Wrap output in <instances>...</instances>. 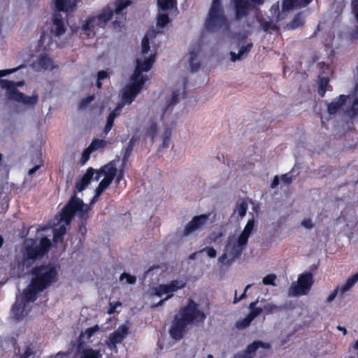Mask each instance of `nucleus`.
<instances>
[{"mask_svg":"<svg viewBox=\"0 0 358 358\" xmlns=\"http://www.w3.org/2000/svg\"><path fill=\"white\" fill-rule=\"evenodd\" d=\"M162 33L154 29L149 30L141 43V52L136 59L135 72L131 78V83L126 85L122 91V102L110 113L107 117L106 124L103 131V137L108 134L113 127L115 117L119 115L120 110L125 104H131L143 87V85L148 80L147 76L142 74L143 71H148L152 66L155 60V50H150V43H154L157 34Z\"/></svg>","mask_w":358,"mask_h":358,"instance_id":"1","label":"nucleus"},{"mask_svg":"<svg viewBox=\"0 0 358 358\" xmlns=\"http://www.w3.org/2000/svg\"><path fill=\"white\" fill-rule=\"evenodd\" d=\"M30 284L24 290L25 298L34 301L38 294L57 281L58 268L54 265L37 266L32 270Z\"/></svg>","mask_w":358,"mask_h":358,"instance_id":"2","label":"nucleus"},{"mask_svg":"<svg viewBox=\"0 0 358 358\" xmlns=\"http://www.w3.org/2000/svg\"><path fill=\"white\" fill-rule=\"evenodd\" d=\"M206 319L204 313L199 309V305L189 299L187 305L181 308L176 315L170 329V334L175 340L182 338L187 325L194 322L203 323Z\"/></svg>","mask_w":358,"mask_h":358,"instance_id":"3","label":"nucleus"},{"mask_svg":"<svg viewBox=\"0 0 358 358\" xmlns=\"http://www.w3.org/2000/svg\"><path fill=\"white\" fill-rule=\"evenodd\" d=\"M255 227V220H249L243 231L238 236H229L223 254L218 258V262L222 264H229L239 257L248 244Z\"/></svg>","mask_w":358,"mask_h":358,"instance_id":"4","label":"nucleus"},{"mask_svg":"<svg viewBox=\"0 0 358 358\" xmlns=\"http://www.w3.org/2000/svg\"><path fill=\"white\" fill-rule=\"evenodd\" d=\"M205 27L210 31L229 29V22L224 14L221 0L212 1L206 19Z\"/></svg>","mask_w":358,"mask_h":358,"instance_id":"5","label":"nucleus"},{"mask_svg":"<svg viewBox=\"0 0 358 358\" xmlns=\"http://www.w3.org/2000/svg\"><path fill=\"white\" fill-rule=\"evenodd\" d=\"M90 208L85 204L83 200L73 195L66 205L64 207L60 215V220L69 225L74 215H77L81 220H86L88 217L87 213Z\"/></svg>","mask_w":358,"mask_h":358,"instance_id":"6","label":"nucleus"},{"mask_svg":"<svg viewBox=\"0 0 358 358\" xmlns=\"http://www.w3.org/2000/svg\"><path fill=\"white\" fill-rule=\"evenodd\" d=\"M183 91L184 84L181 83L179 87L172 90L165 96H161L159 102L155 104L152 108V112L156 113L155 118L162 120L167 112L171 111L178 102L179 96Z\"/></svg>","mask_w":358,"mask_h":358,"instance_id":"7","label":"nucleus"},{"mask_svg":"<svg viewBox=\"0 0 358 358\" xmlns=\"http://www.w3.org/2000/svg\"><path fill=\"white\" fill-rule=\"evenodd\" d=\"M119 162L120 158H117L103 166L101 169L96 171V174L94 180L98 181L103 176V178L101 180L98 187L95 190L96 194L92 201V203L95 201V200L113 182L114 178L117 173V163Z\"/></svg>","mask_w":358,"mask_h":358,"instance_id":"8","label":"nucleus"},{"mask_svg":"<svg viewBox=\"0 0 358 358\" xmlns=\"http://www.w3.org/2000/svg\"><path fill=\"white\" fill-rule=\"evenodd\" d=\"M0 85L1 88L7 91V97L10 100L22 103L27 106H34L38 102V97L36 94L27 96L17 90V87L23 85V82L22 81L14 82L8 80H1Z\"/></svg>","mask_w":358,"mask_h":358,"instance_id":"9","label":"nucleus"},{"mask_svg":"<svg viewBox=\"0 0 358 358\" xmlns=\"http://www.w3.org/2000/svg\"><path fill=\"white\" fill-rule=\"evenodd\" d=\"M313 284V275L310 273H302L298 280L293 282L289 289V296H299L308 294Z\"/></svg>","mask_w":358,"mask_h":358,"instance_id":"10","label":"nucleus"},{"mask_svg":"<svg viewBox=\"0 0 358 358\" xmlns=\"http://www.w3.org/2000/svg\"><path fill=\"white\" fill-rule=\"evenodd\" d=\"M113 11L105 10L101 15L92 17L86 21L83 26L84 34L89 37L94 36L96 32L97 27H103L106 23L111 19Z\"/></svg>","mask_w":358,"mask_h":358,"instance_id":"11","label":"nucleus"},{"mask_svg":"<svg viewBox=\"0 0 358 358\" xmlns=\"http://www.w3.org/2000/svg\"><path fill=\"white\" fill-rule=\"evenodd\" d=\"M50 245V241L46 237L41 240L38 245L34 240H27L25 255L28 259L35 260L43 257L48 251Z\"/></svg>","mask_w":358,"mask_h":358,"instance_id":"12","label":"nucleus"},{"mask_svg":"<svg viewBox=\"0 0 358 358\" xmlns=\"http://www.w3.org/2000/svg\"><path fill=\"white\" fill-rule=\"evenodd\" d=\"M186 282L183 280H174L166 285H159L152 289V294L157 296H162L164 294H173V292L184 288Z\"/></svg>","mask_w":358,"mask_h":358,"instance_id":"13","label":"nucleus"},{"mask_svg":"<svg viewBox=\"0 0 358 358\" xmlns=\"http://www.w3.org/2000/svg\"><path fill=\"white\" fill-rule=\"evenodd\" d=\"M234 3L236 19L241 20L253 9L252 3L261 4L263 0H234Z\"/></svg>","mask_w":358,"mask_h":358,"instance_id":"14","label":"nucleus"},{"mask_svg":"<svg viewBox=\"0 0 358 358\" xmlns=\"http://www.w3.org/2000/svg\"><path fill=\"white\" fill-rule=\"evenodd\" d=\"M208 215L202 214L194 216L192 220L185 226L183 231V236H188L196 231L202 229L207 224Z\"/></svg>","mask_w":358,"mask_h":358,"instance_id":"15","label":"nucleus"},{"mask_svg":"<svg viewBox=\"0 0 358 358\" xmlns=\"http://www.w3.org/2000/svg\"><path fill=\"white\" fill-rule=\"evenodd\" d=\"M257 303V299L255 301L250 303L248 307V308L250 310V312L246 317L239 319L236 323V327L238 329H244L247 328L250 326L252 321L262 313V308L256 307Z\"/></svg>","mask_w":358,"mask_h":358,"instance_id":"16","label":"nucleus"},{"mask_svg":"<svg viewBox=\"0 0 358 358\" xmlns=\"http://www.w3.org/2000/svg\"><path fill=\"white\" fill-rule=\"evenodd\" d=\"M31 301H28L25 298V295H23L20 298H17L15 304L13 306L11 309V317L17 320H20L27 314L29 310L28 303Z\"/></svg>","mask_w":358,"mask_h":358,"instance_id":"17","label":"nucleus"},{"mask_svg":"<svg viewBox=\"0 0 358 358\" xmlns=\"http://www.w3.org/2000/svg\"><path fill=\"white\" fill-rule=\"evenodd\" d=\"M259 348L269 349L271 348V345L268 343H264L259 341H254L250 344L244 351L236 354L234 358H253L255 355L256 351Z\"/></svg>","mask_w":358,"mask_h":358,"instance_id":"18","label":"nucleus"},{"mask_svg":"<svg viewBox=\"0 0 358 358\" xmlns=\"http://www.w3.org/2000/svg\"><path fill=\"white\" fill-rule=\"evenodd\" d=\"M129 328L126 325L120 326L115 332L109 336L107 345L110 349L114 350L117 344L122 343L128 334Z\"/></svg>","mask_w":358,"mask_h":358,"instance_id":"19","label":"nucleus"},{"mask_svg":"<svg viewBox=\"0 0 358 358\" xmlns=\"http://www.w3.org/2000/svg\"><path fill=\"white\" fill-rule=\"evenodd\" d=\"M348 99V96L341 94L334 100H333L331 103H327V111L329 115H335L336 114L341 106L347 102V99Z\"/></svg>","mask_w":358,"mask_h":358,"instance_id":"20","label":"nucleus"},{"mask_svg":"<svg viewBox=\"0 0 358 358\" xmlns=\"http://www.w3.org/2000/svg\"><path fill=\"white\" fill-rule=\"evenodd\" d=\"M66 31L65 23L59 13L54 16L53 24L52 26V32L57 37H59Z\"/></svg>","mask_w":358,"mask_h":358,"instance_id":"21","label":"nucleus"},{"mask_svg":"<svg viewBox=\"0 0 358 358\" xmlns=\"http://www.w3.org/2000/svg\"><path fill=\"white\" fill-rule=\"evenodd\" d=\"M78 2L79 0H55L57 10L66 13L73 11Z\"/></svg>","mask_w":358,"mask_h":358,"instance_id":"22","label":"nucleus"},{"mask_svg":"<svg viewBox=\"0 0 358 358\" xmlns=\"http://www.w3.org/2000/svg\"><path fill=\"white\" fill-rule=\"evenodd\" d=\"M94 176V169L90 168L87 169L86 173L80 179H77L76 183V188L78 192H82L90 182Z\"/></svg>","mask_w":358,"mask_h":358,"instance_id":"23","label":"nucleus"},{"mask_svg":"<svg viewBox=\"0 0 358 358\" xmlns=\"http://www.w3.org/2000/svg\"><path fill=\"white\" fill-rule=\"evenodd\" d=\"M348 106L345 109V114L350 118H354L358 115V96L350 98L348 96L347 99Z\"/></svg>","mask_w":358,"mask_h":358,"instance_id":"24","label":"nucleus"},{"mask_svg":"<svg viewBox=\"0 0 358 358\" xmlns=\"http://www.w3.org/2000/svg\"><path fill=\"white\" fill-rule=\"evenodd\" d=\"M252 46V43L248 44L247 45H243L238 52L236 54L234 52H230V59L233 62L242 60L245 57L247 56L248 53L250 51Z\"/></svg>","mask_w":358,"mask_h":358,"instance_id":"25","label":"nucleus"},{"mask_svg":"<svg viewBox=\"0 0 358 358\" xmlns=\"http://www.w3.org/2000/svg\"><path fill=\"white\" fill-rule=\"evenodd\" d=\"M312 0H284L283 9L289 10L294 7L301 8L306 6Z\"/></svg>","mask_w":358,"mask_h":358,"instance_id":"26","label":"nucleus"},{"mask_svg":"<svg viewBox=\"0 0 358 358\" xmlns=\"http://www.w3.org/2000/svg\"><path fill=\"white\" fill-rule=\"evenodd\" d=\"M248 208V203L247 200L242 199L237 201L236 206L234 209V214H237L241 218H243L247 212Z\"/></svg>","mask_w":358,"mask_h":358,"instance_id":"27","label":"nucleus"},{"mask_svg":"<svg viewBox=\"0 0 358 358\" xmlns=\"http://www.w3.org/2000/svg\"><path fill=\"white\" fill-rule=\"evenodd\" d=\"M358 280V272L348 278L346 282L341 285V287H338L337 288L340 291L341 294H343L345 292H348Z\"/></svg>","mask_w":358,"mask_h":358,"instance_id":"28","label":"nucleus"},{"mask_svg":"<svg viewBox=\"0 0 358 358\" xmlns=\"http://www.w3.org/2000/svg\"><path fill=\"white\" fill-rule=\"evenodd\" d=\"M304 23V16L301 13L297 14L287 27L290 29H295L301 27Z\"/></svg>","mask_w":358,"mask_h":358,"instance_id":"29","label":"nucleus"},{"mask_svg":"<svg viewBox=\"0 0 358 358\" xmlns=\"http://www.w3.org/2000/svg\"><path fill=\"white\" fill-rule=\"evenodd\" d=\"M38 64L43 69H52L53 68L52 59L47 56H41L38 60Z\"/></svg>","mask_w":358,"mask_h":358,"instance_id":"30","label":"nucleus"},{"mask_svg":"<svg viewBox=\"0 0 358 358\" xmlns=\"http://www.w3.org/2000/svg\"><path fill=\"white\" fill-rule=\"evenodd\" d=\"M189 63L192 71H196L199 67V62L197 59V52L192 51L189 56Z\"/></svg>","mask_w":358,"mask_h":358,"instance_id":"31","label":"nucleus"},{"mask_svg":"<svg viewBox=\"0 0 358 358\" xmlns=\"http://www.w3.org/2000/svg\"><path fill=\"white\" fill-rule=\"evenodd\" d=\"M159 7L162 11L173 8L176 4V0H157Z\"/></svg>","mask_w":358,"mask_h":358,"instance_id":"32","label":"nucleus"},{"mask_svg":"<svg viewBox=\"0 0 358 358\" xmlns=\"http://www.w3.org/2000/svg\"><path fill=\"white\" fill-rule=\"evenodd\" d=\"M101 357V355L99 350L86 349L82 352L80 358H100Z\"/></svg>","mask_w":358,"mask_h":358,"instance_id":"33","label":"nucleus"},{"mask_svg":"<svg viewBox=\"0 0 358 358\" xmlns=\"http://www.w3.org/2000/svg\"><path fill=\"white\" fill-rule=\"evenodd\" d=\"M131 1L129 0H116L115 13L117 15H120L122 11L129 6Z\"/></svg>","mask_w":358,"mask_h":358,"instance_id":"34","label":"nucleus"},{"mask_svg":"<svg viewBox=\"0 0 358 358\" xmlns=\"http://www.w3.org/2000/svg\"><path fill=\"white\" fill-rule=\"evenodd\" d=\"M169 22V17L166 13H159L157 17V26L163 28Z\"/></svg>","mask_w":358,"mask_h":358,"instance_id":"35","label":"nucleus"},{"mask_svg":"<svg viewBox=\"0 0 358 358\" xmlns=\"http://www.w3.org/2000/svg\"><path fill=\"white\" fill-rule=\"evenodd\" d=\"M106 144L107 142L104 140L96 139L92 142L89 148L91 149L92 151H94L105 147Z\"/></svg>","mask_w":358,"mask_h":358,"instance_id":"36","label":"nucleus"},{"mask_svg":"<svg viewBox=\"0 0 358 358\" xmlns=\"http://www.w3.org/2000/svg\"><path fill=\"white\" fill-rule=\"evenodd\" d=\"M329 80L326 78L320 79L319 83L318 94L323 97L327 90V86L328 85Z\"/></svg>","mask_w":358,"mask_h":358,"instance_id":"37","label":"nucleus"},{"mask_svg":"<svg viewBox=\"0 0 358 358\" xmlns=\"http://www.w3.org/2000/svg\"><path fill=\"white\" fill-rule=\"evenodd\" d=\"M262 309V312L264 311L266 314H271L273 312L280 310L281 308L273 303H270L265 304L264 308Z\"/></svg>","mask_w":358,"mask_h":358,"instance_id":"38","label":"nucleus"},{"mask_svg":"<svg viewBox=\"0 0 358 358\" xmlns=\"http://www.w3.org/2000/svg\"><path fill=\"white\" fill-rule=\"evenodd\" d=\"M124 280H126L127 283L129 285H134L136 282V278L127 273H123L121 274L120 280L123 281Z\"/></svg>","mask_w":358,"mask_h":358,"instance_id":"39","label":"nucleus"},{"mask_svg":"<svg viewBox=\"0 0 358 358\" xmlns=\"http://www.w3.org/2000/svg\"><path fill=\"white\" fill-rule=\"evenodd\" d=\"M66 232V226L62 224L59 228L54 229V240H57L62 237Z\"/></svg>","mask_w":358,"mask_h":358,"instance_id":"40","label":"nucleus"},{"mask_svg":"<svg viewBox=\"0 0 358 358\" xmlns=\"http://www.w3.org/2000/svg\"><path fill=\"white\" fill-rule=\"evenodd\" d=\"M100 327L99 325H94V327H90L85 331L84 335L86 336L87 338H90L92 336H94L96 333L99 331Z\"/></svg>","mask_w":358,"mask_h":358,"instance_id":"41","label":"nucleus"},{"mask_svg":"<svg viewBox=\"0 0 358 358\" xmlns=\"http://www.w3.org/2000/svg\"><path fill=\"white\" fill-rule=\"evenodd\" d=\"M276 279V275L274 274H269L265 276L262 282L264 285H275V280Z\"/></svg>","mask_w":358,"mask_h":358,"instance_id":"42","label":"nucleus"},{"mask_svg":"<svg viewBox=\"0 0 358 358\" xmlns=\"http://www.w3.org/2000/svg\"><path fill=\"white\" fill-rule=\"evenodd\" d=\"M206 252L207 255L210 258L215 257L217 255L216 250L213 248L210 247H206L199 251V252Z\"/></svg>","mask_w":358,"mask_h":358,"instance_id":"43","label":"nucleus"},{"mask_svg":"<svg viewBox=\"0 0 358 358\" xmlns=\"http://www.w3.org/2000/svg\"><path fill=\"white\" fill-rule=\"evenodd\" d=\"M94 100V96L91 95L87 96V98L83 99L80 102V107L81 108H86L92 101Z\"/></svg>","mask_w":358,"mask_h":358,"instance_id":"44","label":"nucleus"},{"mask_svg":"<svg viewBox=\"0 0 358 358\" xmlns=\"http://www.w3.org/2000/svg\"><path fill=\"white\" fill-rule=\"evenodd\" d=\"M20 68H21V66H18L17 68H14V69H11L1 70L0 71V78L8 76L10 73H13L17 71Z\"/></svg>","mask_w":358,"mask_h":358,"instance_id":"45","label":"nucleus"},{"mask_svg":"<svg viewBox=\"0 0 358 358\" xmlns=\"http://www.w3.org/2000/svg\"><path fill=\"white\" fill-rule=\"evenodd\" d=\"M148 134L152 136V138L155 137L157 134V127L156 124H152L147 131Z\"/></svg>","mask_w":358,"mask_h":358,"instance_id":"46","label":"nucleus"},{"mask_svg":"<svg viewBox=\"0 0 358 358\" xmlns=\"http://www.w3.org/2000/svg\"><path fill=\"white\" fill-rule=\"evenodd\" d=\"M339 292H340V291H339V290H338V289L336 287V289H334V291H333V292H331V293L328 296V297L327 298V301L328 303H331V302H332V301L335 299V298H336V295H337Z\"/></svg>","mask_w":358,"mask_h":358,"instance_id":"47","label":"nucleus"},{"mask_svg":"<svg viewBox=\"0 0 358 358\" xmlns=\"http://www.w3.org/2000/svg\"><path fill=\"white\" fill-rule=\"evenodd\" d=\"M301 225L307 229H310L313 227V224L310 219L303 220L301 222Z\"/></svg>","mask_w":358,"mask_h":358,"instance_id":"48","label":"nucleus"},{"mask_svg":"<svg viewBox=\"0 0 358 358\" xmlns=\"http://www.w3.org/2000/svg\"><path fill=\"white\" fill-rule=\"evenodd\" d=\"M20 358H34V351L30 348H27Z\"/></svg>","mask_w":358,"mask_h":358,"instance_id":"49","label":"nucleus"},{"mask_svg":"<svg viewBox=\"0 0 358 358\" xmlns=\"http://www.w3.org/2000/svg\"><path fill=\"white\" fill-rule=\"evenodd\" d=\"M92 151L91 150V149L90 148H88L87 150H85L83 153V157H82V160H83V163H85L90 158V153L92 152Z\"/></svg>","mask_w":358,"mask_h":358,"instance_id":"50","label":"nucleus"},{"mask_svg":"<svg viewBox=\"0 0 358 358\" xmlns=\"http://www.w3.org/2000/svg\"><path fill=\"white\" fill-rule=\"evenodd\" d=\"M281 179L284 182L289 184L292 181V176L290 173H285L281 176Z\"/></svg>","mask_w":358,"mask_h":358,"instance_id":"51","label":"nucleus"},{"mask_svg":"<svg viewBox=\"0 0 358 358\" xmlns=\"http://www.w3.org/2000/svg\"><path fill=\"white\" fill-rule=\"evenodd\" d=\"M352 5L357 20H358V0H352Z\"/></svg>","mask_w":358,"mask_h":358,"instance_id":"52","label":"nucleus"},{"mask_svg":"<svg viewBox=\"0 0 358 358\" xmlns=\"http://www.w3.org/2000/svg\"><path fill=\"white\" fill-rule=\"evenodd\" d=\"M131 150H132V145H131V147L129 148H127L126 150L125 155L123 157L122 162L123 166H125V164L127 162V159H128V157H129Z\"/></svg>","mask_w":358,"mask_h":358,"instance_id":"53","label":"nucleus"},{"mask_svg":"<svg viewBox=\"0 0 358 358\" xmlns=\"http://www.w3.org/2000/svg\"><path fill=\"white\" fill-rule=\"evenodd\" d=\"M108 76H109L108 73L106 71H101L98 73L97 79L101 81L102 80H104V79L108 78Z\"/></svg>","mask_w":358,"mask_h":358,"instance_id":"54","label":"nucleus"},{"mask_svg":"<svg viewBox=\"0 0 358 358\" xmlns=\"http://www.w3.org/2000/svg\"><path fill=\"white\" fill-rule=\"evenodd\" d=\"M172 296H173V294L167 295L166 297H165L164 299L160 300L157 303L152 305V308H155V307H158L159 306H162L165 301L169 299Z\"/></svg>","mask_w":358,"mask_h":358,"instance_id":"55","label":"nucleus"},{"mask_svg":"<svg viewBox=\"0 0 358 358\" xmlns=\"http://www.w3.org/2000/svg\"><path fill=\"white\" fill-rule=\"evenodd\" d=\"M122 167L120 169L119 174H118L117 180H116L117 184H119V182L123 178V176H124V166H123L122 164Z\"/></svg>","mask_w":358,"mask_h":358,"instance_id":"56","label":"nucleus"},{"mask_svg":"<svg viewBox=\"0 0 358 358\" xmlns=\"http://www.w3.org/2000/svg\"><path fill=\"white\" fill-rule=\"evenodd\" d=\"M261 26L264 31H267L272 27V24L270 22H264L261 23Z\"/></svg>","mask_w":358,"mask_h":358,"instance_id":"57","label":"nucleus"},{"mask_svg":"<svg viewBox=\"0 0 358 358\" xmlns=\"http://www.w3.org/2000/svg\"><path fill=\"white\" fill-rule=\"evenodd\" d=\"M279 184V178L278 176H275L272 181L271 185V188H275Z\"/></svg>","mask_w":358,"mask_h":358,"instance_id":"58","label":"nucleus"},{"mask_svg":"<svg viewBox=\"0 0 358 358\" xmlns=\"http://www.w3.org/2000/svg\"><path fill=\"white\" fill-rule=\"evenodd\" d=\"M40 167V165H36L34 167H33L32 169H31L29 171V176H31L33 175Z\"/></svg>","mask_w":358,"mask_h":358,"instance_id":"59","label":"nucleus"},{"mask_svg":"<svg viewBox=\"0 0 358 358\" xmlns=\"http://www.w3.org/2000/svg\"><path fill=\"white\" fill-rule=\"evenodd\" d=\"M337 329H338V330H339V331H343V334H345V335L347 334V330H346V329H345V327H343L338 326V327H337Z\"/></svg>","mask_w":358,"mask_h":358,"instance_id":"60","label":"nucleus"},{"mask_svg":"<svg viewBox=\"0 0 358 358\" xmlns=\"http://www.w3.org/2000/svg\"><path fill=\"white\" fill-rule=\"evenodd\" d=\"M240 301H241V299H239V297L237 296V292H236L233 303H237Z\"/></svg>","mask_w":358,"mask_h":358,"instance_id":"61","label":"nucleus"},{"mask_svg":"<svg viewBox=\"0 0 358 358\" xmlns=\"http://www.w3.org/2000/svg\"><path fill=\"white\" fill-rule=\"evenodd\" d=\"M115 307H110V308L108 311V313L110 315V314L113 313L115 312Z\"/></svg>","mask_w":358,"mask_h":358,"instance_id":"62","label":"nucleus"},{"mask_svg":"<svg viewBox=\"0 0 358 358\" xmlns=\"http://www.w3.org/2000/svg\"><path fill=\"white\" fill-rule=\"evenodd\" d=\"M196 255V252H194V253L191 254V255H189V259H195Z\"/></svg>","mask_w":358,"mask_h":358,"instance_id":"63","label":"nucleus"},{"mask_svg":"<svg viewBox=\"0 0 358 358\" xmlns=\"http://www.w3.org/2000/svg\"><path fill=\"white\" fill-rule=\"evenodd\" d=\"M353 348L355 350H358V340L355 343Z\"/></svg>","mask_w":358,"mask_h":358,"instance_id":"64","label":"nucleus"}]
</instances>
